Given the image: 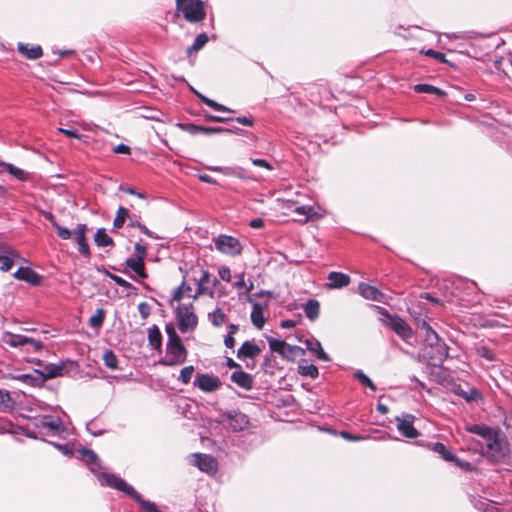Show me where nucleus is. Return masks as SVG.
Instances as JSON below:
<instances>
[{
	"label": "nucleus",
	"mask_w": 512,
	"mask_h": 512,
	"mask_svg": "<svg viewBox=\"0 0 512 512\" xmlns=\"http://www.w3.org/2000/svg\"><path fill=\"white\" fill-rule=\"evenodd\" d=\"M191 281L196 284L195 293L192 295V299L196 300L202 295L214 297V288L218 285L219 281L216 277H212L208 270L203 268L190 269Z\"/></svg>",
	"instance_id": "1"
},
{
	"label": "nucleus",
	"mask_w": 512,
	"mask_h": 512,
	"mask_svg": "<svg viewBox=\"0 0 512 512\" xmlns=\"http://www.w3.org/2000/svg\"><path fill=\"white\" fill-rule=\"evenodd\" d=\"M481 452L492 461L499 462L503 460L509 453V444L498 431L486 446H483Z\"/></svg>",
	"instance_id": "2"
},
{
	"label": "nucleus",
	"mask_w": 512,
	"mask_h": 512,
	"mask_svg": "<svg viewBox=\"0 0 512 512\" xmlns=\"http://www.w3.org/2000/svg\"><path fill=\"white\" fill-rule=\"evenodd\" d=\"M215 249L222 254L235 257L243 251V245L236 237L227 234H220L213 238Z\"/></svg>",
	"instance_id": "3"
},
{
	"label": "nucleus",
	"mask_w": 512,
	"mask_h": 512,
	"mask_svg": "<svg viewBox=\"0 0 512 512\" xmlns=\"http://www.w3.org/2000/svg\"><path fill=\"white\" fill-rule=\"evenodd\" d=\"M449 347L439 339L437 343L425 344L423 348V356L432 366H440L448 358Z\"/></svg>",
	"instance_id": "4"
},
{
	"label": "nucleus",
	"mask_w": 512,
	"mask_h": 512,
	"mask_svg": "<svg viewBox=\"0 0 512 512\" xmlns=\"http://www.w3.org/2000/svg\"><path fill=\"white\" fill-rule=\"evenodd\" d=\"M177 11L182 12L184 18L190 23H199L206 18V11L202 0L184 1L181 6L177 7Z\"/></svg>",
	"instance_id": "5"
},
{
	"label": "nucleus",
	"mask_w": 512,
	"mask_h": 512,
	"mask_svg": "<svg viewBox=\"0 0 512 512\" xmlns=\"http://www.w3.org/2000/svg\"><path fill=\"white\" fill-rule=\"evenodd\" d=\"M187 349L182 343V340L166 344V356L160 360V363L165 366L181 365L186 361Z\"/></svg>",
	"instance_id": "6"
},
{
	"label": "nucleus",
	"mask_w": 512,
	"mask_h": 512,
	"mask_svg": "<svg viewBox=\"0 0 512 512\" xmlns=\"http://www.w3.org/2000/svg\"><path fill=\"white\" fill-rule=\"evenodd\" d=\"M192 308V304H180L175 310V315L178 320V327L182 333L194 330L197 326V316L192 311Z\"/></svg>",
	"instance_id": "7"
},
{
	"label": "nucleus",
	"mask_w": 512,
	"mask_h": 512,
	"mask_svg": "<svg viewBox=\"0 0 512 512\" xmlns=\"http://www.w3.org/2000/svg\"><path fill=\"white\" fill-rule=\"evenodd\" d=\"M223 421L233 432L243 431L248 428L249 418L239 410H228L223 414Z\"/></svg>",
	"instance_id": "8"
},
{
	"label": "nucleus",
	"mask_w": 512,
	"mask_h": 512,
	"mask_svg": "<svg viewBox=\"0 0 512 512\" xmlns=\"http://www.w3.org/2000/svg\"><path fill=\"white\" fill-rule=\"evenodd\" d=\"M190 462L192 465L198 467V469L207 474H215L218 469V462L215 457L203 454L194 453L190 455Z\"/></svg>",
	"instance_id": "9"
},
{
	"label": "nucleus",
	"mask_w": 512,
	"mask_h": 512,
	"mask_svg": "<svg viewBox=\"0 0 512 512\" xmlns=\"http://www.w3.org/2000/svg\"><path fill=\"white\" fill-rule=\"evenodd\" d=\"M415 417L409 413H403L401 416L395 418L397 422V430L399 433L409 439L417 438L419 435L418 430L414 427Z\"/></svg>",
	"instance_id": "10"
},
{
	"label": "nucleus",
	"mask_w": 512,
	"mask_h": 512,
	"mask_svg": "<svg viewBox=\"0 0 512 512\" xmlns=\"http://www.w3.org/2000/svg\"><path fill=\"white\" fill-rule=\"evenodd\" d=\"M22 260L19 253L10 245L0 243V270L7 272L14 262Z\"/></svg>",
	"instance_id": "11"
},
{
	"label": "nucleus",
	"mask_w": 512,
	"mask_h": 512,
	"mask_svg": "<svg viewBox=\"0 0 512 512\" xmlns=\"http://www.w3.org/2000/svg\"><path fill=\"white\" fill-rule=\"evenodd\" d=\"M467 430L480 438L478 441L480 449H483V446H486L499 431L484 424L471 425Z\"/></svg>",
	"instance_id": "12"
},
{
	"label": "nucleus",
	"mask_w": 512,
	"mask_h": 512,
	"mask_svg": "<svg viewBox=\"0 0 512 512\" xmlns=\"http://www.w3.org/2000/svg\"><path fill=\"white\" fill-rule=\"evenodd\" d=\"M194 385L203 392H214L220 388L221 382L217 376L197 373Z\"/></svg>",
	"instance_id": "13"
},
{
	"label": "nucleus",
	"mask_w": 512,
	"mask_h": 512,
	"mask_svg": "<svg viewBox=\"0 0 512 512\" xmlns=\"http://www.w3.org/2000/svg\"><path fill=\"white\" fill-rule=\"evenodd\" d=\"M35 428L48 429L53 434H58L65 431L62 420L59 417H52L50 415H43L34 422Z\"/></svg>",
	"instance_id": "14"
},
{
	"label": "nucleus",
	"mask_w": 512,
	"mask_h": 512,
	"mask_svg": "<svg viewBox=\"0 0 512 512\" xmlns=\"http://www.w3.org/2000/svg\"><path fill=\"white\" fill-rule=\"evenodd\" d=\"M388 325L398 336H400L406 342H408L413 336L412 329L408 323L397 315L390 317Z\"/></svg>",
	"instance_id": "15"
},
{
	"label": "nucleus",
	"mask_w": 512,
	"mask_h": 512,
	"mask_svg": "<svg viewBox=\"0 0 512 512\" xmlns=\"http://www.w3.org/2000/svg\"><path fill=\"white\" fill-rule=\"evenodd\" d=\"M86 224H78L76 229L73 231L75 242L78 245L79 253L86 259H90L91 252L86 239Z\"/></svg>",
	"instance_id": "16"
},
{
	"label": "nucleus",
	"mask_w": 512,
	"mask_h": 512,
	"mask_svg": "<svg viewBox=\"0 0 512 512\" xmlns=\"http://www.w3.org/2000/svg\"><path fill=\"white\" fill-rule=\"evenodd\" d=\"M12 379L32 387H41L44 385V378L41 376L39 369H34L31 373L13 375Z\"/></svg>",
	"instance_id": "17"
},
{
	"label": "nucleus",
	"mask_w": 512,
	"mask_h": 512,
	"mask_svg": "<svg viewBox=\"0 0 512 512\" xmlns=\"http://www.w3.org/2000/svg\"><path fill=\"white\" fill-rule=\"evenodd\" d=\"M13 276L17 280L25 281L31 285H39L42 280L41 276L30 267L18 268Z\"/></svg>",
	"instance_id": "18"
},
{
	"label": "nucleus",
	"mask_w": 512,
	"mask_h": 512,
	"mask_svg": "<svg viewBox=\"0 0 512 512\" xmlns=\"http://www.w3.org/2000/svg\"><path fill=\"white\" fill-rule=\"evenodd\" d=\"M179 126L191 135H197L200 133L205 135H212L220 134L224 131V127H205L191 123L179 124Z\"/></svg>",
	"instance_id": "19"
},
{
	"label": "nucleus",
	"mask_w": 512,
	"mask_h": 512,
	"mask_svg": "<svg viewBox=\"0 0 512 512\" xmlns=\"http://www.w3.org/2000/svg\"><path fill=\"white\" fill-rule=\"evenodd\" d=\"M230 380L245 390H251L254 385L253 376L242 369L234 371L230 376Z\"/></svg>",
	"instance_id": "20"
},
{
	"label": "nucleus",
	"mask_w": 512,
	"mask_h": 512,
	"mask_svg": "<svg viewBox=\"0 0 512 512\" xmlns=\"http://www.w3.org/2000/svg\"><path fill=\"white\" fill-rule=\"evenodd\" d=\"M358 292L363 298L367 300H372L376 302L383 301L384 294L378 288L370 284L361 282L358 285Z\"/></svg>",
	"instance_id": "21"
},
{
	"label": "nucleus",
	"mask_w": 512,
	"mask_h": 512,
	"mask_svg": "<svg viewBox=\"0 0 512 512\" xmlns=\"http://www.w3.org/2000/svg\"><path fill=\"white\" fill-rule=\"evenodd\" d=\"M260 352H261V349L258 345H256L252 341L247 340V341L243 342L242 345L240 346V348L238 349L237 357L239 359H247V358L253 359L257 355H259Z\"/></svg>",
	"instance_id": "22"
},
{
	"label": "nucleus",
	"mask_w": 512,
	"mask_h": 512,
	"mask_svg": "<svg viewBox=\"0 0 512 512\" xmlns=\"http://www.w3.org/2000/svg\"><path fill=\"white\" fill-rule=\"evenodd\" d=\"M64 369H65L64 362H60L58 364H54V363L45 364L43 369L40 370L41 376L44 378V383L48 379L62 376Z\"/></svg>",
	"instance_id": "23"
},
{
	"label": "nucleus",
	"mask_w": 512,
	"mask_h": 512,
	"mask_svg": "<svg viewBox=\"0 0 512 512\" xmlns=\"http://www.w3.org/2000/svg\"><path fill=\"white\" fill-rule=\"evenodd\" d=\"M328 287L339 289L350 283V277L342 272L332 271L328 274Z\"/></svg>",
	"instance_id": "24"
},
{
	"label": "nucleus",
	"mask_w": 512,
	"mask_h": 512,
	"mask_svg": "<svg viewBox=\"0 0 512 512\" xmlns=\"http://www.w3.org/2000/svg\"><path fill=\"white\" fill-rule=\"evenodd\" d=\"M252 311H251V322L253 325L259 329H261L265 324V318L263 316V311L266 308V304H262L259 302H253Z\"/></svg>",
	"instance_id": "25"
},
{
	"label": "nucleus",
	"mask_w": 512,
	"mask_h": 512,
	"mask_svg": "<svg viewBox=\"0 0 512 512\" xmlns=\"http://www.w3.org/2000/svg\"><path fill=\"white\" fill-rule=\"evenodd\" d=\"M494 66L508 78H512V53H507L494 61Z\"/></svg>",
	"instance_id": "26"
},
{
	"label": "nucleus",
	"mask_w": 512,
	"mask_h": 512,
	"mask_svg": "<svg viewBox=\"0 0 512 512\" xmlns=\"http://www.w3.org/2000/svg\"><path fill=\"white\" fill-rule=\"evenodd\" d=\"M18 52L26 58L36 60L43 54L42 48L39 45L29 46V44L18 43Z\"/></svg>",
	"instance_id": "27"
},
{
	"label": "nucleus",
	"mask_w": 512,
	"mask_h": 512,
	"mask_svg": "<svg viewBox=\"0 0 512 512\" xmlns=\"http://www.w3.org/2000/svg\"><path fill=\"white\" fill-rule=\"evenodd\" d=\"M0 166L3 167L10 175H12L19 181L24 182L27 181L29 178V173H27L21 168L16 167L11 163L0 161Z\"/></svg>",
	"instance_id": "28"
},
{
	"label": "nucleus",
	"mask_w": 512,
	"mask_h": 512,
	"mask_svg": "<svg viewBox=\"0 0 512 512\" xmlns=\"http://www.w3.org/2000/svg\"><path fill=\"white\" fill-rule=\"evenodd\" d=\"M125 264L128 268H130L132 271H134L139 278H142V279L147 278V273L145 272L143 260L130 257V258L126 259Z\"/></svg>",
	"instance_id": "29"
},
{
	"label": "nucleus",
	"mask_w": 512,
	"mask_h": 512,
	"mask_svg": "<svg viewBox=\"0 0 512 512\" xmlns=\"http://www.w3.org/2000/svg\"><path fill=\"white\" fill-rule=\"evenodd\" d=\"M413 90L416 93L434 94L440 98L446 96L445 91L441 90L440 88H438L436 86H433L431 84H426V83H420V84L414 85Z\"/></svg>",
	"instance_id": "30"
},
{
	"label": "nucleus",
	"mask_w": 512,
	"mask_h": 512,
	"mask_svg": "<svg viewBox=\"0 0 512 512\" xmlns=\"http://www.w3.org/2000/svg\"><path fill=\"white\" fill-rule=\"evenodd\" d=\"M148 341H149V345L153 349L158 350L161 348L162 335H161L160 329L158 328L157 325H152L148 329Z\"/></svg>",
	"instance_id": "31"
},
{
	"label": "nucleus",
	"mask_w": 512,
	"mask_h": 512,
	"mask_svg": "<svg viewBox=\"0 0 512 512\" xmlns=\"http://www.w3.org/2000/svg\"><path fill=\"white\" fill-rule=\"evenodd\" d=\"M320 304L316 299H309L304 305L305 316L314 321L319 317Z\"/></svg>",
	"instance_id": "32"
},
{
	"label": "nucleus",
	"mask_w": 512,
	"mask_h": 512,
	"mask_svg": "<svg viewBox=\"0 0 512 512\" xmlns=\"http://www.w3.org/2000/svg\"><path fill=\"white\" fill-rule=\"evenodd\" d=\"M430 449L437 453L443 460L451 462L454 459V454L443 443L435 442L430 445Z\"/></svg>",
	"instance_id": "33"
},
{
	"label": "nucleus",
	"mask_w": 512,
	"mask_h": 512,
	"mask_svg": "<svg viewBox=\"0 0 512 512\" xmlns=\"http://www.w3.org/2000/svg\"><path fill=\"white\" fill-rule=\"evenodd\" d=\"M94 241L99 247L113 246V239L107 234L105 228H99L94 236Z\"/></svg>",
	"instance_id": "34"
},
{
	"label": "nucleus",
	"mask_w": 512,
	"mask_h": 512,
	"mask_svg": "<svg viewBox=\"0 0 512 512\" xmlns=\"http://www.w3.org/2000/svg\"><path fill=\"white\" fill-rule=\"evenodd\" d=\"M5 342L11 347H20L28 344V342H32V338L20 334L10 333L8 334Z\"/></svg>",
	"instance_id": "35"
},
{
	"label": "nucleus",
	"mask_w": 512,
	"mask_h": 512,
	"mask_svg": "<svg viewBox=\"0 0 512 512\" xmlns=\"http://www.w3.org/2000/svg\"><path fill=\"white\" fill-rule=\"evenodd\" d=\"M14 407V400L10 393L6 390L0 389V411L8 412Z\"/></svg>",
	"instance_id": "36"
},
{
	"label": "nucleus",
	"mask_w": 512,
	"mask_h": 512,
	"mask_svg": "<svg viewBox=\"0 0 512 512\" xmlns=\"http://www.w3.org/2000/svg\"><path fill=\"white\" fill-rule=\"evenodd\" d=\"M209 38L206 33H200L196 36L193 44L187 48L186 53L190 55L192 52H197L202 49L208 42Z\"/></svg>",
	"instance_id": "37"
},
{
	"label": "nucleus",
	"mask_w": 512,
	"mask_h": 512,
	"mask_svg": "<svg viewBox=\"0 0 512 512\" xmlns=\"http://www.w3.org/2000/svg\"><path fill=\"white\" fill-rule=\"evenodd\" d=\"M298 373L301 376L310 377L312 379H315L319 375V371L317 366L314 364H299L298 365Z\"/></svg>",
	"instance_id": "38"
},
{
	"label": "nucleus",
	"mask_w": 512,
	"mask_h": 512,
	"mask_svg": "<svg viewBox=\"0 0 512 512\" xmlns=\"http://www.w3.org/2000/svg\"><path fill=\"white\" fill-rule=\"evenodd\" d=\"M295 213L298 215H303L305 222L319 217L317 215V213L315 212L314 207L309 206V205H303V206L296 207Z\"/></svg>",
	"instance_id": "39"
},
{
	"label": "nucleus",
	"mask_w": 512,
	"mask_h": 512,
	"mask_svg": "<svg viewBox=\"0 0 512 512\" xmlns=\"http://www.w3.org/2000/svg\"><path fill=\"white\" fill-rule=\"evenodd\" d=\"M128 217H129V210L125 207L120 206L116 212V216L113 221L114 228H116V229L122 228Z\"/></svg>",
	"instance_id": "40"
},
{
	"label": "nucleus",
	"mask_w": 512,
	"mask_h": 512,
	"mask_svg": "<svg viewBox=\"0 0 512 512\" xmlns=\"http://www.w3.org/2000/svg\"><path fill=\"white\" fill-rule=\"evenodd\" d=\"M105 319V310L103 308H98L94 315L89 318V325L92 328L99 329L102 327Z\"/></svg>",
	"instance_id": "41"
},
{
	"label": "nucleus",
	"mask_w": 512,
	"mask_h": 512,
	"mask_svg": "<svg viewBox=\"0 0 512 512\" xmlns=\"http://www.w3.org/2000/svg\"><path fill=\"white\" fill-rule=\"evenodd\" d=\"M104 365L111 370H119L118 360L112 350H108L103 355Z\"/></svg>",
	"instance_id": "42"
},
{
	"label": "nucleus",
	"mask_w": 512,
	"mask_h": 512,
	"mask_svg": "<svg viewBox=\"0 0 512 512\" xmlns=\"http://www.w3.org/2000/svg\"><path fill=\"white\" fill-rule=\"evenodd\" d=\"M423 332V338L424 343H437V341L440 339L439 335L436 333V331L428 324L424 328L421 329Z\"/></svg>",
	"instance_id": "43"
},
{
	"label": "nucleus",
	"mask_w": 512,
	"mask_h": 512,
	"mask_svg": "<svg viewBox=\"0 0 512 512\" xmlns=\"http://www.w3.org/2000/svg\"><path fill=\"white\" fill-rule=\"evenodd\" d=\"M299 353L303 354L304 350L299 346H293L286 343V347L284 348V352L281 353L283 358L288 360L294 359Z\"/></svg>",
	"instance_id": "44"
},
{
	"label": "nucleus",
	"mask_w": 512,
	"mask_h": 512,
	"mask_svg": "<svg viewBox=\"0 0 512 512\" xmlns=\"http://www.w3.org/2000/svg\"><path fill=\"white\" fill-rule=\"evenodd\" d=\"M207 170L223 174L225 176H235L236 166H206Z\"/></svg>",
	"instance_id": "45"
},
{
	"label": "nucleus",
	"mask_w": 512,
	"mask_h": 512,
	"mask_svg": "<svg viewBox=\"0 0 512 512\" xmlns=\"http://www.w3.org/2000/svg\"><path fill=\"white\" fill-rule=\"evenodd\" d=\"M354 377L356 379L359 380V382L365 386V387H368L369 389H371L373 392L376 391V386L375 384L372 382V380L361 370H357L355 373H354Z\"/></svg>",
	"instance_id": "46"
},
{
	"label": "nucleus",
	"mask_w": 512,
	"mask_h": 512,
	"mask_svg": "<svg viewBox=\"0 0 512 512\" xmlns=\"http://www.w3.org/2000/svg\"><path fill=\"white\" fill-rule=\"evenodd\" d=\"M210 321L214 326H221L225 320L226 315L222 309L216 308L212 313L209 314Z\"/></svg>",
	"instance_id": "47"
},
{
	"label": "nucleus",
	"mask_w": 512,
	"mask_h": 512,
	"mask_svg": "<svg viewBox=\"0 0 512 512\" xmlns=\"http://www.w3.org/2000/svg\"><path fill=\"white\" fill-rule=\"evenodd\" d=\"M267 341L272 352H276L280 355L282 352H284V348L286 347V342L284 340L270 337L267 339Z\"/></svg>",
	"instance_id": "48"
},
{
	"label": "nucleus",
	"mask_w": 512,
	"mask_h": 512,
	"mask_svg": "<svg viewBox=\"0 0 512 512\" xmlns=\"http://www.w3.org/2000/svg\"><path fill=\"white\" fill-rule=\"evenodd\" d=\"M475 507L484 512H501L493 502H488L486 500H479L475 503Z\"/></svg>",
	"instance_id": "49"
},
{
	"label": "nucleus",
	"mask_w": 512,
	"mask_h": 512,
	"mask_svg": "<svg viewBox=\"0 0 512 512\" xmlns=\"http://www.w3.org/2000/svg\"><path fill=\"white\" fill-rule=\"evenodd\" d=\"M476 353L477 355H479L480 357L492 362V361H495L496 360V355L494 354V352L488 348L487 346H479L477 347L476 349Z\"/></svg>",
	"instance_id": "50"
},
{
	"label": "nucleus",
	"mask_w": 512,
	"mask_h": 512,
	"mask_svg": "<svg viewBox=\"0 0 512 512\" xmlns=\"http://www.w3.org/2000/svg\"><path fill=\"white\" fill-rule=\"evenodd\" d=\"M129 226L130 227H136L138 228L143 234H145L146 236L152 238V239H160V237H158L157 235H155L154 232H152L151 230H149L145 225L141 224L139 221L137 220H131L130 223H129Z\"/></svg>",
	"instance_id": "51"
},
{
	"label": "nucleus",
	"mask_w": 512,
	"mask_h": 512,
	"mask_svg": "<svg viewBox=\"0 0 512 512\" xmlns=\"http://www.w3.org/2000/svg\"><path fill=\"white\" fill-rule=\"evenodd\" d=\"M194 366L189 365L181 369L180 375H179V381H181L183 384H188L191 380L192 374L194 372Z\"/></svg>",
	"instance_id": "52"
},
{
	"label": "nucleus",
	"mask_w": 512,
	"mask_h": 512,
	"mask_svg": "<svg viewBox=\"0 0 512 512\" xmlns=\"http://www.w3.org/2000/svg\"><path fill=\"white\" fill-rule=\"evenodd\" d=\"M53 228H55L58 237L63 240H68L74 235L70 229L61 226L59 223H53Z\"/></svg>",
	"instance_id": "53"
},
{
	"label": "nucleus",
	"mask_w": 512,
	"mask_h": 512,
	"mask_svg": "<svg viewBox=\"0 0 512 512\" xmlns=\"http://www.w3.org/2000/svg\"><path fill=\"white\" fill-rule=\"evenodd\" d=\"M190 274H191L190 270L185 272V274L183 275V280H182L180 285H184L182 290H183V293L185 294V296L192 298V295H193V294H191L192 287H191V285L189 283L191 281L190 280L191 279Z\"/></svg>",
	"instance_id": "54"
},
{
	"label": "nucleus",
	"mask_w": 512,
	"mask_h": 512,
	"mask_svg": "<svg viewBox=\"0 0 512 512\" xmlns=\"http://www.w3.org/2000/svg\"><path fill=\"white\" fill-rule=\"evenodd\" d=\"M110 279L113 280L118 286L122 287V288H125V289H131V290H136V287L133 286L130 282H128L127 280L123 279L122 277L118 276V275H110Z\"/></svg>",
	"instance_id": "55"
},
{
	"label": "nucleus",
	"mask_w": 512,
	"mask_h": 512,
	"mask_svg": "<svg viewBox=\"0 0 512 512\" xmlns=\"http://www.w3.org/2000/svg\"><path fill=\"white\" fill-rule=\"evenodd\" d=\"M204 104H206L207 106H209L210 108H212L215 111L233 112V110L229 109L228 107H226L222 104L217 103L216 101H214L210 98L205 99Z\"/></svg>",
	"instance_id": "56"
},
{
	"label": "nucleus",
	"mask_w": 512,
	"mask_h": 512,
	"mask_svg": "<svg viewBox=\"0 0 512 512\" xmlns=\"http://www.w3.org/2000/svg\"><path fill=\"white\" fill-rule=\"evenodd\" d=\"M204 119L207 121H210V122H215V123H226V122L232 121L233 117H222V116L205 113Z\"/></svg>",
	"instance_id": "57"
},
{
	"label": "nucleus",
	"mask_w": 512,
	"mask_h": 512,
	"mask_svg": "<svg viewBox=\"0 0 512 512\" xmlns=\"http://www.w3.org/2000/svg\"><path fill=\"white\" fill-rule=\"evenodd\" d=\"M456 393L468 402L475 400L479 396V392L476 389H471L469 392L459 390Z\"/></svg>",
	"instance_id": "58"
},
{
	"label": "nucleus",
	"mask_w": 512,
	"mask_h": 512,
	"mask_svg": "<svg viewBox=\"0 0 512 512\" xmlns=\"http://www.w3.org/2000/svg\"><path fill=\"white\" fill-rule=\"evenodd\" d=\"M425 55L429 56V57H432V58L438 60L441 63H446L447 62L446 56H445L444 53L436 51V50H433V49H427L425 51Z\"/></svg>",
	"instance_id": "59"
},
{
	"label": "nucleus",
	"mask_w": 512,
	"mask_h": 512,
	"mask_svg": "<svg viewBox=\"0 0 512 512\" xmlns=\"http://www.w3.org/2000/svg\"><path fill=\"white\" fill-rule=\"evenodd\" d=\"M451 462L464 471H471L473 469V465L470 462L461 460L456 455H454V459Z\"/></svg>",
	"instance_id": "60"
},
{
	"label": "nucleus",
	"mask_w": 512,
	"mask_h": 512,
	"mask_svg": "<svg viewBox=\"0 0 512 512\" xmlns=\"http://www.w3.org/2000/svg\"><path fill=\"white\" fill-rule=\"evenodd\" d=\"M138 311L142 319H147L151 313V307L146 302H141L138 304Z\"/></svg>",
	"instance_id": "61"
},
{
	"label": "nucleus",
	"mask_w": 512,
	"mask_h": 512,
	"mask_svg": "<svg viewBox=\"0 0 512 512\" xmlns=\"http://www.w3.org/2000/svg\"><path fill=\"white\" fill-rule=\"evenodd\" d=\"M134 250L137 256L135 259H141L144 261L147 254L146 246L142 245L140 242H137L134 245Z\"/></svg>",
	"instance_id": "62"
},
{
	"label": "nucleus",
	"mask_w": 512,
	"mask_h": 512,
	"mask_svg": "<svg viewBox=\"0 0 512 512\" xmlns=\"http://www.w3.org/2000/svg\"><path fill=\"white\" fill-rule=\"evenodd\" d=\"M219 277L226 282L231 281V270L228 266H222L218 270Z\"/></svg>",
	"instance_id": "63"
},
{
	"label": "nucleus",
	"mask_w": 512,
	"mask_h": 512,
	"mask_svg": "<svg viewBox=\"0 0 512 512\" xmlns=\"http://www.w3.org/2000/svg\"><path fill=\"white\" fill-rule=\"evenodd\" d=\"M251 162H252L253 165L265 168L267 170H272L273 169V166L268 161H266L265 159L251 158Z\"/></svg>",
	"instance_id": "64"
}]
</instances>
